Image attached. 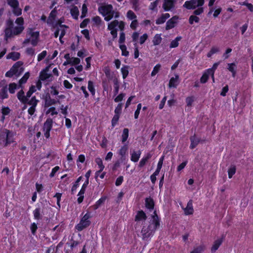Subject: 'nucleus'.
<instances>
[{
    "instance_id": "f257e3e1",
    "label": "nucleus",
    "mask_w": 253,
    "mask_h": 253,
    "mask_svg": "<svg viewBox=\"0 0 253 253\" xmlns=\"http://www.w3.org/2000/svg\"><path fill=\"white\" fill-rule=\"evenodd\" d=\"M160 225V219L155 211L152 215L149 225H144L142 227L141 232L142 240L147 241L151 238Z\"/></svg>"
},
{
    "instance_id": "f03ea898",
    "label": "nucleus",
    "mask_w": 253,
    "mask_h": 253,
    "mask_svg": "<svg viewBox=\"0 0 253 253\" xmlns=\"http://www.w3.org/2000/svg\"><path fill=\"white\" fill-rule=\"evenodd\" d=\"M99 13L103 16L104 20L109 21L113 17L117 18L119 17V13L113 9L111 4H102L98 7Z\"/></svg>"
},
{
    "instance_id": "7ed1b4c3",
    "label": "nucleus",
    "mask_w": 253,
    "mask_h": 253,
    "mask_svg": "<svg viewBox=\"0 0 253 253\" xmlns=\"http://www.w3.org/2000/svg\"><path fill=\"white\" fill-rule=\"evenodd\" d=\"M205 3V0H190L186 1L183 4V7L188 9H195L194 14L196 15L201 14L204 12L203 5Z\"/></svg>"
},
{
    "instance_id": "20e7f679",
    "label": "nucleus",
    "mask_w": 253,
    "mask_h": 253,
    "mask_svg": "<svg viewBox=\"0 0 253 253\" xmlns=\"http://www.w3.org/2000/svg\"><path fill=\"white\" fill-rule=\"evenodd\" d=\"M32 94L33 93H32L30 90H29L27 92V94L25 95L26 98V104L25 105L24 108L26 109L28 105L30 107L28 109V114L30 117H35L36 116L35 114L36 107H37L39 101L36 99L35 96H33L29 99V98L31 96Z\"/></svg>"
},
{
    "instance_id": "39448f33",
    "label": "nucleus",
    "mask_w": 253,
    "mask_h": 253,
    "mask_svg": "<svg viewBox=\"0 0 253 253\" xmlns=\"http://www.w3.org/2000/svg\"><path fill=\"white\" fill-rule=\"evenodd\" d=\"M14 133L7 129L3 130L0 132V143L4 146H7L14 142Z\"/></svg>"
},
{
    "instance_id": "423d86ee",
    "label": "nucleus",
    "mask_w": 253,
    "mask_h": 253,
    "mask_svg": "<svg viewBox=\"0 0 253 253\" xmlns=\"http://www.w3.org/2000/svg\"><path fill=\"white\" fill-rule=\"evenodd\" d=\"M118 27L121 31H123L125 28V23L122 21L114 20L108 24L107 29L110 31V33L113 38L117 37V29Z\"/></svg>"
},
{
    "instance_id": "0eeeda50",
    "label": "nucleus",
    "mask_w": 253,
    "mask_h": 253,
    "mask_svg": "<svg viewBox=\"0 0 253 253\" xmlns=\"http://www.w3.org/2000/svg\"><path fill=\"white\" fill-rule=\"evenodd\" d=\"M23 70L22 62L18 61L15 63L10 70L6 73L5 76L7 77H12L13 75L18 76L23 72Z\"/></svg>"
},
{
    "instance_id": "6e6552de",
    "label": "nucleus",
    "mask_w": 253,
    "mask_h": 253,
    "mask_svg": "<svg viewBox=\"0 0 253 253\" xmlns=\"http://www.w3.org/2000/svg\"><path fill=\"white\" fill-rule=\"evenodd\" d=\"M90 218V215L89 213H86L81 218L80 222L76 226V229L78 231H81L88 227L90 224L89 220Z\"/></svg>"
},
{
    "instance_id": "1a4fd4ad",
    "label": "nucleus",
    "mask_w": 253,
    "mask_h": 253,
    "mask_svg": "<svg viewBox=\"0 0 253 253\" xmlns=\"http://www.w3.org/2000/svg\"><path fill=\"white\" fill-rule=\"evenodd\" d=\"M27 36L31 39V43L33 46H36L39 41L40 32L36 31L34 29L29 28L27 32Z\"/></svg>"
},
{
    "instance_id": "9d476101",
    "label": "nucleus",
    "mask_w": 253,
    "mask_h": 253,
    "mask_svg": "<svg viewBox=\"0 0 253 253\" xmlns=\"http://www.w3.org/2000/svg\"><path fill=\"white\" fill-rule=\"evenodd\" d=\"M50 67V66H48L42 71H41L40 76V80L46 82H50L52 81L53 77L52 75L51 74L48 73Z\"/></svg>"
},
{
    "instance_id": "9b49d317",
    "label": "nucleus",
    "mask_w": 253,
    "mask_h": 253,
    "mask_svg": "<svg viewBox=\"0 0 253 253\" xmlns=\"http://www.w3.org/2000/svg\"><path fill=\"white\" fill-rule=\"evenodd\" d=\"M53 121L51 119H47L43 124V130L44 136L48 138L50 136V131L52 127Z\"/></svg>"
},
{
    "instance_id": "f8f14e48",
    "label": "nucleus",
    "mask_w": 253,
    "mask_h": 253,
    "mask_svg": "<svg viewBox=\"0 0 253 253\" xmlns=\"http://www.w3.org/2000/svg\"><path fill=\"white\" fill-rule=\"evenodd\" d=\"M56 13L57 12L55 9L52 10L47 21V23L52 28H55L56 24L59 22V21L57 22L55 20Z\"/></svg>"
},
{
    "instance_id": "ddd939ff",
    "label": "nucleus",
    "mask_w": 253,
    "mask_h": 253,
    "mask_svg": "<svg viewBox=\"0 0 253 253\" xmlns=\"http://www.w3.org/2000/svg\"><path fill=\"white\" fill-rule=\"evenodd\" d=\"M55 28H58L59 31L60 33L59 36V40L60 42L61 43H63L64 42L62 41V39L65 35L66 32V29H67L68 27L64 25H62L61 24V23H59V22H58L56 24V27Z\"/></svg>"
},
{
    "instance_id": "4468645a",
    "label": "nucleus",
    "mask_w": 253,
    "mask_h": 253,
    "mask_svg": "<svg viewBox=\"0 0 253 253\" xmlns=\"http://www.w3.org/2000/svg\"><path fill=\"white\" fill-rule=\"evenodd\" d=\"M7 25L8 27L5 30V39L6 40L14 35L13 34V31L11 27V26L13 25L12 21L11 20H8L7 21Z\"/></svg>"
},
{
    "instance_id": "2eb2a0df",
    "label": "nucleus",
    "mask_w": 253,
    "mask_h": 253,
    "mask_svg": "<svg viewBox=\"0 0 253 253\" xmlns=\"http://www.w3.org/2000/svg\"><path fill=\"white\" fill-rule=\"evenodd\" d=\"M184 214L186 215L192 214L194 212V210L193 208V204L192 201L190 200L187 204V206L185 208H183Z\"/></svg>"
},
{
    "instance_id": "dca6fc26",
    "label": "nucleus",
    "mask_w": 253,
    "mask_h": 253,
    "mask_svg": "<svg viewBox=\"0 0 253 253\" xmlns=\"http://www.w3.org/2000/svg\"><path fill=\"white\" fill-rule=\"evenodd\" d=\"M141 152L140 150L135 151H132L130 152V160L133 162H137L139 160L141 156Z\"/></svg>"
},
{
    "instance_id": "f3484780",
    "label": "nucleus",
    "mask_w": 253,
    "mask_h": 253,
    "mask_svg": "<svg viewBox=\"0 0 253 253\" xmlns=\"http://www.w3.org/2000/svg\"><path fill=\"white\" fill-rule=\"evenodd\" d=\"M179 83V76L178 75H175V77H172L170 79L169 86V87L176 88Z\"/></svg>"
},
{
    "instance_id": "a211bd4d",
    "label": "nucleus",
    "mask_w": 253,
    "mask_h": 253,
    "mask_svg": "<svg viewBox=\"0 0 253 253\" xmlns=\"http://www.w3.org/2000/svg\"><path fill=\"white\" fill-rule=\"evenodd\" d=\"M162 40L161 34H156L152 40L153 45L155 46L159 45L162 42Z\"/></svg>"
},
{
    "instance_id": "6ab92c4d",
    "label": "nucleus",
    "mask_w": 253,
    "mask_h": 253,
    "mask_svg": "<svg viewBox=\"0 0 253 253\" xmlns=\"http://www.w3.org/2000/svg\"><path fill=\"white\" fill-rule=\"evenodd\" d=\"M170 17V15L169 13H165L163 14L160 17H159L156 21V23L157 24H162L165 22L167 19H168Z\"/></svg>"
},
{
    "instance_id": "aec40b11",
    "label": "nucleus",
    "mask_w": 253,
    "mask_h": 253,
    "mask_svg": "<svg viewBox=\"0 0 253 253\" xmlns=\"http://www.w3.org/2000/svg\"><path fill=\"white\" fill-rule=\"evenodd\" d=\"M173 0H165L163 7L165 10L168 11L173 7Z\"/></svg>"
},
{
    "instance_id": "412c9836",
    "label": "nucleus",
    "mask_w": 253,
    "mask_h": 253,
    "mask_svg": "<svg viewBox=\"0 0 253 253\" xmlns=\"http://www.w3.org/2000/svg\"><path fill=\"white\" fill-rule=\"evenodd\" d=\"M10 111H11V110L9 107H5V106L2 107V108L1 110V112L2 113V117H1V120L2 122L4 121L5 116L9 115V114L10 113Z\"/></svg>"
},
{
    "instance_id": "4be33fe9",
    "label": "nucleus",
    "mask_w": 253,
    "mask_h": 253,
    "mask_svg": "<svg viewBox=\"0 0 253 253\" xmlns=\"http://www.w3.org/2000/svg\"><path fill=\"white\" fill-rule=\"evenodd\" d=\"M222 242V239H218L214 241L213 244L211 248L212 253H214L218 249Z\"/></svg>"
},
{
    "instance_id": "5701e85b",
    "label": "nucleus",
    "mask_w": 253,
    "mask_h": 253,
    "mask_svg": "<svg viewBox=\"0 0 253 253\" xmlns=\"http://www.w3.org/2000/svg\"><path fill=\"white\" fill-rule=\"evenodd\" d=\"M182 38L180 36L176 37L172 40L169 44V48H173L177 47L179 45V42L181 40Z\"/></svg>"
},
{
    "instance_id": "b1692460",
    "label": "nucleus",
    "mask_w": 253,
    "mask_h": 253,
    "mask_svg": "<svg viewBox=\"0 0 253 253\" xmlns=\"http://www.w3.org/2000/svg\"><path fill=\"white\" fill-rule=\"evenodd\" d=\"M146 219V215L143 211H139L135 216L136 221H145Z\"/></svg>"
},
{
    "instance_id": "393cba45",
    "label": "nucleus",
    "mask_w": 253,
    "mask_h": 253,
    "mask_svg": "<svg viewBox=\"0 0 253 253\" xmlns=\"http://www.w3.org/2000/svg\"><path fill=\"white\" fill-rule=\"evenodd\" d=\"M20 57V53L17 52H11L6 55L7 59H11L13 61L18 60Z\"/></svg>"
},
{
    "instance_id": "a878e982",
    "label": "nucleus",
    "mask_w": 253,
    "mask_h": 253,
    "mask_svg": "<svg viewBox=\"0 0 253 253\" xmlns=\"http://www.w3.org/2000/svg\"><path fill=\"white\" fill-rule=\"evenodd\" d=\"M191 144L190 147L193 149L197 146L200 141V139L195 135L190 137Z\"/></svg>"
},
{
    "instance_id": "bb28decb",
    "label": "nucleus",
    "mask_w": 253,
    "mask_h": 253,
    "mask_svg": "<svg viewBox=\"0 0 253 253\" xmlns=\"http://www.w3.org/2000/svg\"><path fill=\"white\" fill-rule=\"evenodd\" d=\"M236 68L237 65L235 63H229L228 64V70L232 73V76L233 77H235L236 73Z\"/></svg>"
},
{
    "instance_id": "cd10ccee",
    "label": "nucleus",
    "mask_w": 253,
    "mask_h": 253,
    "mask_svg": "<svg viewBox=\"0 0 253 253\" xmlns=\"http://www.w3.org/2000/svg\"><path fill=\"white\" fill-rule=\"evenodd\" d=\"M70 13L73 18L75 19H78L79 15V10L77 6H73L71 8Z\"/></svg>"
},
{
    "instance_id": "c85d7f7f",
    "label": "nucleus",
    "mask_w": 253,
    "mask_h": 253,
    "mask_svg": "<svg viewBox=\"0 0 253 253\" xmlns=\"http://www.w3.org/2000/svg\"><path fill=\"white\" fill-rule=\"evenodd\" d=\"M219 64V62L215 63L213 65L212 68L207 69L208 72L211 75L213 82H214V73L215 70L217 69Z\"/></svg>"
},
{
    "instance_id": "c756f323",
    "label": "nucleus",
    "mask_w": 253,
    "mask_h": 253,
    "mask_svg": "<svg viewBox=\"0 0 253 253\" xmlns=\"http://www.w3.org/2000/svg\"><path fill=\"white\" fill-rule=\"evenodd\" d=\"M17 97L20 102L26 104V98L22 90H21L18 92Z\"/></svg>"
},
{
    "instance_id": "7c9ffc66",
    "label": "nucleus",
    "mask_w": 253,
    "mask_h": 253,
    "mask_svg": "<svg viewBox=\"0 0 253 253\" xmlns=\"http://www.w3.org/2000/svg\"><path fill=\"white\" fill-rule=\"evenodd\" d=\"M11 27L13 31V34L14 35H19L22 33L24 29L23 26H17L14 27H12L11 26Z\"/></svg>"
},
{
    "instance_id": "2f4dec72",
    "label": "nucleus",
    "mask_w": 253,
    "mask_h": 253,
    "mask_svg": "<svg viewBox=\"0 0 253 253\" xmlns=\"http://www.w3.org/2000/svg\"><path fill=\"white\" fill-rule=\"evenodd\" d=\"M151 157V155L149 153L147 154L144 157H143L139 162V166L140 167H143L147 161Z\"/></svg>"
},
{
    "instance_id": "473e14b6",
    "label": "nucleus",
    "mask_w": 253,
    "mask_h": 253,
    "mask_svg": "<svg viewBox=\"0 0 253 253\" xmlns=\"http://www.w3.org/2000/svg\"><path fill=\"white\" fill-rule=\"evenodd\" d=\"M145 205L147 208L153 209L154 206L153 199L150 198H146L145 200Z\"/></svg>"
},
{
    "instance_id": "72a5a7b5",
    "label": "nucleus",
    "mask_w": 253,
    "mask_h": 253,
    "mask_svg": "<svg viewBox=\"0 0 253 253\" xmlns=\"http://www.w3.org/2000/svg\"><path fill=\"white\" fill-rule=\"evenodd\" d=\"M210 76H211V74H210L208 72V70H206L205 71V72L204 73V74H203L202 77L201 78V79H200L201 83H203V84L206 83L207 81H208Z\"/></svg>"
},
{
    "instance_id": "f704fd0d",
    "label": "nucleus",
    "mask_w": 253,
    "mask_h": 253,
    "mask_svg": "<svg viewBox=\"0 0 253 253\" xmlns=\"http://www.w3.org/2000/svg\"><path fill=\"white\" fill-rule=\"evenodd\" d=\"M30 77V74L29 72L26 73L23 77L20 80L19 82V87H21L22 84L26 83L27 80Z\"/></svg>"
},
{
    "instance_id": "c9c22d12",
    "label": "nucleus",
    "mask_w": 253,
    "mask_h": 253,
    "mask_svg": "<svg viewBox=\"0 0 253 253\" xmlns=\"http://www.w3.org/2000/svg\"><path fill=\"white\" fill-rule=\"evenodd\" d=\"M175 21H174V18H172L169 19L166 24V30H169L172 29L175 26Z\"/></svg>"
},
{
    "instance_id": "e433bc0d",
    "label": "nucleus",
    "mask_w": 253,
    "mask_h": 253,
    "mask_svg": "<svg viewBox=\"0 0 253 253\" xmlns=\"http://www.w3.org/2000/svg\"><path fill=\"white\" fill-rule=\"evenodd\" d=\"M128 129L127 128H124L122 134V142L125 143L128 137Z\"/></svg>"
},
{
    "instance_id": "4c0bfd02",
    "label": "nucleus",
    "mask_w": 253,
    "mask_h": 253,
    "mask_svg": "<svg viewBox=\"0 0 253 253\" xmlns=\"http://www.w3.org/2000/svg\"><path fill=\"white\" fill-rule=\"evenodd\" d=\"M87 88L90 92L92 95L94 96L95 94V89L94 88L93 83L92 81H88Z\"/></svg>"
},
{
    "instance_id": "58836bf2",
    "label": "nucleus",
    "mask_w": 253,
    "mask_h": 253,
    "mask_svg": "<svg viewBox=\"0 0 253 253\" xmlns=\"http://www.w3.org/2000/svg\"><path fill=\"white\" fill-rule=\"evenodd\" d=\"M219 51V48L217 46H212L210 51L208 53L207 56L211 57L213 54L217 53Z\"/></svg>"
},
{
    "instance_id": "ea45409f",
    "label": "nucleus",
    "mask_w": 253,
    "mask_h": 253,
    "mask_svg": "<svg viewBox=\"0 0 253 253\" xmlns=\"http://www.w3.org/2000/svg\"><path fill=\"white\" fill-rule=\"evenodd\" d=\"M128 66H123L121 68V73L124 79H125L128 75Z\"/></svg>"
},
{
    "instance_id": "a19ab883",
    "label": "nucleus",
    "mask_w": 253,
    "mask_h": 253,
    "mask_svg": "<svg viewBox=\"0 0 253 253\" xmlns=\"http://www.w3.org/2000/svg\"><path fill=\"white\" fill-rule=\"evenodd\" d=\"M128 150L127 145L122 146L118 151L119 154L122 157H125Z\"/></svg>"
},
{
    "instance_id": "79ce46f5",
    "label": "nucleus",
    "mask_w": 253,
    "mask_h": 253,
    "mask_svg": "<svg viewBox=\"0 0 253 253\" xmlns=\"http://www.w3.org/2000/svg\"><path fill=\"white\" fill-rule=\"evenodd\" d=\"M120 48L122 51V55L124 56H128L129 52L127 50L126 46L125 44H120Z\"/></svg>"
},
{
    "instance_id": "37998d69",
    "label": "nucleus",
    "mask_w": 253,
    "mask_h": 253,
    "mask_svg": "<svg viewBox=\"0 0 253 253\" xmlns=\"http://www.w3.org/2000/svg\"><path fill=\"white\" fill-rule=\"evenodd\" d=\"M236 167L235 166H231L230 167V168L228 169V177L229 178H231L232 177L233 175L236 172Z\"/></svg>"
},
{
    "instance_id": "c03bdc74",
    "label": "nucleus",
    "mask_w": 253,
    "mask_h": 253,
    "mask_svg": "<svg viewBox=\"0 0 253 253\" xmlns=\"http://www.w3.org/2000/svg\"><path fill=\"white\" fill-rule=\"evenodd\" d=\"M126 17L130 20L136 19V16L132 10H128L126 13Z\"/></svg>"
},
{
    "instance_id": "a18cd8bd",
    "label": "nucleus",
    "mask_w": 253,
    "mask_h": 253,
    "mask_svg": "<svg viewBox=\"0 0 253 253\" xmlns=\"http://www.w3.org/2000/svg\"><path fill=\"white\" fill-rule=\"evenodd\" d=\"M19 87L15 83H11L9 84L8 90L10 93H14L15 89Z\"/></svg>"
},
{
    "instance_id": "49530a36",
    "label": "nucleus",
    "mask_w": 253,
    "mask_h": 253,
    "mask_svg": "<svg viewBox=\"0 0 253 253\" xmlns=\"http://www.w3.org/2000/svg\"><path fill=\"white\" fill-rule=\"evenodd\" d=\"M125 96L126 94L125 93H121L117 94L116 97L114 98V101L115 102H120L124 99Z\"/></svg>"
},
{
    "instance_id": "de8ad7c7",
    "label": "nucleus",
    "mask_w": 253,
    "mask_h": 253,
    "mask_svg": "<svg viewBox=\"0 0 253 253\" xmlns=\"http://www.w3.org/2000/svg\"><path fill=\"white\" fill-rule=\"evenodd\" d=\"M204 246L201 245L194 249L190 253H202L204 251Z\"/></svg>"
},
{
    "instance_id": "09e8293b",
    "label": "nucleus",
    "mask_w": 253,
    "mask_h": 253,
    "mask_svg": "<svg viewBox=\"0 0 253 253\" xmlns=\"http://www.w3.org/2000/svg\"><path fill=\"white\" fill-rule=\"evenodd\" d=\"M95 161L96 163L97 164L99 169H100V170H103L104 168V166L103 164V162L101 159L100 158H96Z\"/></svg>"
},
{
    "instance_id": "8fccbe9b",
    "label": "nucleus",
    "mask_w": 253,
    "mask_h": 253,
    "mask_svg": "<svg viewBox=\"0 0 253 253\" xmlns=\"http://www.w3.org/2000/svg\"><path fill=\"white\" fill-rule=\"evenodd\" d=\"M87 12V5L85 3H84L82 6V14H81V17L82 18L85 17L86 15Z\"/></svg>"
},
{
    "instance_id": "3c124183",
    "label": "nucleus",
    "mask_w": 253,
    "mask_h": 253,
    "mask_svg": "<svg viewBox=\"0 0 253 253\" xmlns=\"http://www.w3.org/2000/svg\"><path fill=\"white\" fill-rule=\"evenodd\" d=\"M92 20L94 24L96 26H100L102 22L101 18L98 16H96L93 17Z\"/></svg>"
},
{
    "instance_id": "603ef678",
    "label": "nucleus",
    "mask_w": 253,
    "mask_h": 253,
    "mask_svg": "<svg viewBox=\"0 0 253 253\" xmlns=\"http://www.w3.org/2000/svg\"><path fill=\"white\" fill-rule=\"evenodd\" d=\"M7 3L12 8L19 6V2L17 0H7Z\"/></svg>"
},
{
    "instance_id": "864d4df0",
    "label": "nucleus",
    "mask_w": 253,
    "mask_h": 253,
    "mask_svg": "<svg viewBox=\"0 0 253 253\" xmlns=\"http://www.w3.org/2000/svg\"><path fill=\"white\" fill-rule=\"evenodd\" d=\"M70 61V65L74 66V65H78L80 63L81 60L79 58H78L77 57H71Z\"/></svg>"
},
{
    "instance_id": "5fc2aeb1",
    "label": "nucleus",
    "mask_w": 253,
    "mask_h": 253,
    "mask_svg": "<svg viewBox=\"0 0 253 253\" xmlns=\"http://www.w3.org/2000/svg\"><path fill=\"white\" fill-rule=\"evenodd\" d=\"M106 197H103L100 198L95 203L94 206L95 209L98 208L105 201Z\"/></svg>"
},
{
    "instance_id": "6e6d98bb",
    "label": "nucleus",
    "mask_w": 253,
    "mask_h": 253,
    "mask_svg": "<svg viewBox=\"0 0 253 253\" xmlns=\"http://www.w3.org/2000/svg\"><path fill=\"white\" fill-rule=\"evenodd\" d=\"M122 103H119L115 109V114L120 115L122 113Z\"/></svg>"
},
{
    "instance_id": "4d7b16f0",
    "label": "nucleus",
    "mask_w": 253,
    "mask_h": 253,
    "mask_svg": "<svg viewBox=\"0 0 253 253\" xmlns=\"http://www.w3.org/2000/svg\"><path fill=\"white\" fill-rule=\"evenodd\" d=\"M199 21V18L195 15H191L189 18V23L193 24L194 22L198 23Z\"/></svg>"
},
{
    "instance_id": "13d9d810",
    "label": "nucleus",
    "mask_w": 253,
    "mask_h": 253,
    "mask_svg": "<svg viewBox=\"0 0 253 253\" xmlns=\"http://www.w3.org/2000/svg\"><path fill=\"white\" fill-rule=\"evenodd\" d=\"M161 65L160 64H157L153 68V70L151 73V76H155L159 71L161 68Z\"/></svg>"
},
{
    "instance_id": "bf43d9fd",
    "label": "nucleus",
    "mask_w": 253,
    "mask_h": 253,
    "mask_svg": "<svg viewBox=\"0 0 253 253\" xmlns=\"http://www.w3.org/2000/svg\"><path fill=\"white\" fill-rule=\"evenodd\" d=\"M46 113L47 114H49L51 116H53L54 115H57L58 114L57 111L56 110L55 107H50L46 111Z\"/></svg>"
},
{
    "instance_id": "052dcab7",
    "label": "nucleus",
    "mask_w": 253,
    "mask_h": 253,
    "mask_svg": "<svg viewBox=\"0 0 253 253\" xmlns=\"http://www.w3.org/2000/svg\"><path fill=\"white\" fill-rule=\"evenodd\" d=\"M40 212L41 210L39 208H37L33 211V214L35 219L38 220L40 218Z\"/></svg>"
},
{
    "instance_id": "680f3d73",
    "label": "nucleus",
    "mask_w": 253,
    "mask_h": 253,
    "mask_svg": "<svg viewBox=\"0 0 253 253\" xmlns=\"http://www.w3.org/2000/svg\"><path fill=\"white\" fill-rule=\"evenodd\" d=\"M194 97L193 96H189L186 98V102L188 106H191L194 101Z\"/></svg>"
},
{
    "instance_id": "e2e57ef3",
    "label": "nucleus",
    "mask_w": 253,
    "mask_h": 253,
    "mask_svg": "<svg viewBox=\"0 0 253 253\" xmlns=\"http://www.w3.org/2000/svg\"><path fill=\"white\" fill-rule=\"evenodd\" d=\"M142 105L141 103H139L137 106V109L134 112V118L137 119L138 118L140 110L141 109Z\"/></svg>"
},
{
    "instance_id": "0e129e2a",
    "label": "nucleus",
    "mask_w": 253,
    "mask_h": 253,
    "mask_svg": "<svg viewBox=\"0 0 253 253\" xmlns=\"http://www.w3.org/2000/svg\"><path fill=\"white\" fill-rule=\"evenodd\" d=\"M12 11L13 13L16 16L20 15L22 13V10L18 7V6L14 7L13 8Z\"/></svg>"
},
{
    "instance_id": "69168bd1",
    "label": "nucleus",
    "mask_w": 253,
    "mask_h": 253,
    "mask_svg": "<svg viewBox=\"0 0 253 253\" xmlns=\"http://www.w3.org/2000/svg\"><path fill=\"white\" fill-rule=\"evenodd\" d=\"M125 40L126 36L125 33L124 32L121 33L119 40V42L120 44H124V43L125 42Z\"/></svg>"
},
{
    "instance_id": "338daca9",
    "label": "nucleus",
    "mask_w": 253,
    "mask_h": 253,
    "mask_svg": "<svg viewBox=\"0 0 253 253\" xmlns=\"http://www.w3.org/2000/svg\"><path fill=\"white\" fill-rule=\"evenodd\" d=\"M148 38V36L147 34L145 33L142 35L139 39V43L141 44H143Z\"/></svg>"
},
{
    "instance_id": "774afa93",
    "label": "nucleus",
    "mask_w": 253,
    "mask_h": 253,
    "mask_svg": "<svg viewBox=\"0 0 253 253\" xmlns=\"http://www.w3.org/2000/svg\"><path fill=\"white\" fill-rule=\"evenodd\" d=\"M47 55V52L45 50L42 51L38 55V60L40 61L42 60Z\"/></svg>"
}]
</instances>
